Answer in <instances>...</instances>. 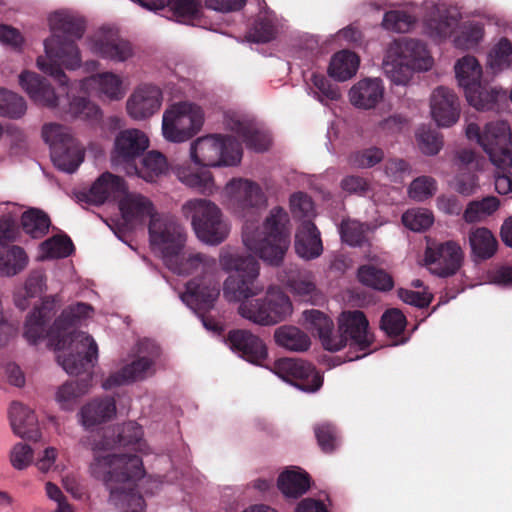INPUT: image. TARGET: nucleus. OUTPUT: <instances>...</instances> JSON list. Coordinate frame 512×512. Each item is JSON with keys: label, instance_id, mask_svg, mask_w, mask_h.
<instances>
[{"label": "nucleus", "instance_id": "1", "mask_svg": "<svg viewBox=\"0 0 512 512\" xmlns=\"http://www.w3.org/2000/svg\"><path fill=\"white\" fill-rule=\"evenodd\" d=\"M220 265L227 272H235L224 282V296L229 301H241L238 313L243 318L260 326H273L292 314V302L279 287L271 286L264 297L250 299L263 290L257 284L260 266L254 256L223 251Z\"/></svg>", "mask_w": 512, "mask_h": 512}, {"label": "nucleus", "instance_id": "2", "mask_svg": "<svg viewBox=\"0 0 512 512\" xmlns=\"http://www.w3.org/2000/svg\"><path fill=\"white\" fill-rule=\"evenodd\" d=\"M49 23L52 35L44 41L46 58L38 57L37 66L64 86L68 78L62 67L70 70L80 67L81 54L76 40L82 38L85 23L81 18L66 12L54 13Z\"/></svg>", "mask_w": 512, "mask_h": 512}, {"label": "nucleus", "instance_id": "3", "mask_svg": "<svg viewBox=\"0 0 512 512\" xmlns=\"http://www.w3.org/2000/svg\"><path fill=\"white\" fill-rule=\"evenodd\" d=\"M91 470L95 477L103 479L110 492L109 501L121 512H143L145 501L135 488V481L145 474L142 459L138 455H96Z\"/></svg>", "mask_w": 512, "mask_h": 512}, {"label": "nucleus", "instance_id": "4", "mask_svg": "<svg viewBox=\"0 0 512 512\" xmlns=\"http://www.w3.org/2000/svg\"><path fill=\"white\" fill-rule=\"evenodd\" d=\"M184 240H186L183 233ZM185 243V241H183ZM184 244L175 255H165L163 258L179 275H195L186 284L182 299L191 308L210 310L220 294V280L215 258L200 252H185L180 255Z\"/></svg>", "mask_w": 512, "mask_h": 512}, {"label": "nucleus", "instance_id": "5", "mask_svg": "<svg viewBox=\"0 0 512 512\" xmlns=\"http://www.w3.org/2000/svg\"><path fill=\"white\" fill-rule=\"evenodd\" d=\"M125 224L133 229L149 219V236L153 245L159 246L165 255H175L181 248L184 237L182 228L175 222L154 212L152 202L139 194H126L119 202Z\"/></svg>", "mask_w": 512, "mask_h": 512}, {"label": "nucleus", "instance_id": "6", "mask_svg": "<svg viewBox=\"0 0 512 512\" xmlns=\"http://www.w3.org/2000/svg\"><path fill=\"white\" fill-rule=\"evenodd\" d=\"M92 310L90 305L78 302L64 309L49 326L56 314V298L46 296L41 305L35 307L27 316L24 337L31 344H36L38 340L47 337L50 346L61 349L65 346V339L59 330H71L79 320L88 317Z\"/></svg>", "mask_w": 512, "mask_h": 512}, {"label": "nucleus", "instance_id": "7", "mask_svg": "<svg viewBox=\"0 0 512 512\" xmlns=\"http://www.w3.org/2000/svg\"><path fill=\"white\" fill-rule=\"evenodd\" d=\"M289 221L282 207H274L264 221L263 229L247 220L242 239L245 247L271 266H279L289 248L290 239L285 224Z\"/></svg>", "mask_w": 512, "mask_h": 512}, {"label": "nucleus", "instance_id": "8", "mask_svg": "<svg viewBox=\"0 0 512 512\" xmlns=\"http://www.w3.org/2000/svg\"><path fill=\"white\" fill-rule=\"evenodd\" d=\"M465 133L470 141H475L482 147L497 170L512 168V139L507 122H489L483 130L478 124L469 123Z\"/></svg>", "mask_w": 512, "mask_h": 512}, {"label": "nucleus", "instance_id": "9", "mask_svg": "<svg viewBox=\"0 0 512 512\" xmlns=\"http://www.w3.org/2000/svg\"><path fill=\"white\" fill-rule=\"evenodd\" d=\"M190 155L203 167L236 166L242 159V146L232 136L208 135L191 144Z\"/></svg>", "mask_w": 512, "mask_h": 512}, {"label": "nucleus", "instance_id": "10", "mask_svg": "<svg viewBox=\"0 0 512 512\" xmlns=\"http://www.w3.org/2000/svg\"><path fill=\"white\" fill-rule=\"evenodd\" d=\"M183 215L191 220L197 237L204 243L218 245L228 236V225L221 210L207 199H192L182 206Z\"/></svg>", "mask_w": 512, "mask_h": 512}, {"label": "nucleus", "instance_id": "11", "mask_svg": "<svg viewBox=\"0 0 512 512\" xmlns=\"http://www.w3.org/2000/svg\"><path fill=\"white\" fill-rule=\"evenodd\" d=\"M59 333L65 339V346L61 350L67 348L69 351L68 354L57 356L59 364L70 375L91 373L90 370L98 357V346L93 337L86 332L75 330H59Z\"/></svg>", "mask_w": 512, "mask_h": 512}, {"label": "nucleus", "instance_id": "12", "mask_svg": "<svg viewBox=\"0 0 512 512\" xmlns=\"http://www.w3.org/2000/svg\"><path fill=\"white\" fill-rule=\"evenodd\" d=\"M42 137L50 146L53 164L61 171L73 173L84 160V149L69 129L56 123L45 124Z\"/></svg>", "mask_w": 512, "mask_h": 512}, {"label": "nucleus", "instance_id": "13", "mask_svg": "<svg viewBox=\"0 0 512 512\" xmlns=\"http://www.w3.org/2000/svg\"><path fill=\"white\" fill-rule=\"evenodd\" d=\"M203 125L201 108L189 102L170 106L163 114L162 132L166 140L180 143L189 140Z\"/></svg>", "mask_w": 512, "mask_h": 512}, {"label": "nucleus", "instance_id": "14", "mask_svg": "<svg viewBox=\"0 0 512 512\" xmlns=\"http://www.w3.org/2000/svg\"><path fill=\"white\" fill-rule=\"evenodd\" d=\"M334 342L337 344V351L349 345L350 349L362 352L361 355H348L349 361L364 357L367 354L365 351L373 343V335L369 332V322L365 314L360 310L343 311L338 318Z\"/></svg>", "mask_w": 512, "mask_h": 512}, {"label": "nucleus", "instance_id": "15", "mask_svg": "<svg viewBox=\"0 0 512 512\" xmlns=\"http://www.w3.org/2000/svg\"><path fill=\"white\" fill-rule=\"evenodd\" d=\"M274 372L304 392H316L323 384V378L316 368L301 359H278L274 363Z\"/></svg>", "mask_w": 512, "mask_h": 512}, {"label": "nucleus", "instance_id": "16", "mask_svg": "<svg viewBox=\"0 0 512 512\" xmlns=\"http://www.w3.org/2000/svg\"><path fill=\"white\" fill-rule=\"evenodd\" d=\"M148 347L152 348L150 356L138 357L130 364L122 367L121 370L112 373L107 379L104 380L102 387L105 390H110L115 387L146 378L154 365V358L159 354L158 348L150 340L145 339L139 342L140 352H143V350L147 349Z\"/></svg>", "mask_w": 512, "mask_h": 512}, {"label": "nucleus", "instance_id": "17", "mask_svg": "<svg viewBox=\"0 0 512 512\" xmlns=\"http://www.w3.org/2000/svg\"><path fill=\"white\" fill-rule=\"evenodd\" d=\"M112 442L109 441L107 436L104 437L102 441L97 443L94 450V458L96 455L104 457V454L101 451L110 450L114 447H123L128 450L135 452H143L145 451L147 444L143 439V429L142 427L135 421H128L121 425H118L113 430ZM130 456L131 454H110L107 453L105 456ZM95 460L92 462L94 463Z\"/></svg>", "mask_w": 512, "mask_h": 512}, {"label": "nucleus", "instance_id": "18", "mask_svg": "<svg viewBox=\"0 0 512 512\" xmlns=\"http://www.w3.org/2000/svg\"><path fill=\"white\" fill-rule=\"evenodd\" d=\"M90 49L94 54L114 62H124L133 55L132 44L111 27H102L91 37Z\"/></svg>", "mask_w": 512, "mask_h": 512}, {"label": "nucleus", "instance_id": "19", "mask_svg": "<svg viewBox=\"0 0 512 512\" xmlns=\"http://www.w3.org/2000/svg\"><path fill=\"white\" fill-rule=\"evenodd\" d=\"M425 259L434 274L440 277H448L457 273L464 260V252L461 246L449 240L438 244L434 248L428 247Z\"/></svg>", "mask_w": 512, "mask_h": 512}, {"label": "nucleus", "instance_id": "20", "mask_svg": "<svg viewBox=\"0 0 512 512\" xmlns=\"http://www.w3.org/2000/svg\"><path fill=\"white\" fill-rule=\"evenodd\" d=\"M148 146L149 139L144 132L138 129L123 130L115 139L112 160L116 164H126L127 170H130Z\"/></svg>", "mask_w": 512, "mask_h": 512}, {"label": "nucleus", "instance_id": "21", "mask_svg": "<svg viewBox=\"0 0 512 512\" xmlns=\"http://www.w3.org/2000/svg\"><path fill=\"white\" fill-rule=\"evenodd\" d=\"M226 343L232 351L253 364H261L268 356L267 347L262 339L245 329L229 331Z\"/></svg>", "mask_w": 512, "mask_h": 512}, {"label": "nucleus", "instance_id": "22", "mask_svg": "<svg viewBox=\"0 0 512 512\" xmlns=\"http://www.w3.org/2000/svg\"><path fill=\"white\" fill-rule=\"evenodd\" d=\"M126 192L125 181L122 177L110 172L103 173L88 191L80 192L77 198L80 202L102 205L109 199H117Z\"/></svg>", "mask_w": 512, "mask_h": 512}, {"label": "nucleus", "instance_id": "23", "mask_svg": "<svg viewBox=\"0 0 512 512\" xmlns=\"http://www.w3.org/2000/svg\"><path fill=\"white\" fill-rule=\"evenodd\" d=\"M430 107L432 117L440 127H450L459 120V99L452 90L446 87L440 86L433 91Z\"/></svg>", "mask_w": 512, "mask_h": 512}, {"label": "nucleus", "instance_id": "24", "mask_svg": "<svg viewBox=\"0 0 512 512\" xmlns=\"http://www.w3.org/2000/svg\"><path fill=\"white\" fill-rule=\"evenodd\" d=\"M226 193L241 212L258 209L266 204V197L261 187L247 179H232L226 185ZM243 216H246L243 213Z\"/></svg>", "mask_w": 512, "mask_h": 512}, {"label": "nucleus", "instance_id": "25", "mask_svg": "<svg viewBox=\"0 0 512 512\" xmlns=\"http://www.w3.org/2000/svg\"><path fill=\"white\" fill-rule=\"evenodd\" d=\"M162 92L154 85L139 86L127 101L128 114L135 120L151 117L161 107Z\"/></svg>", "mask_w": 512, "mask_h": 512}, {"label": "nucleus", "instance_id": "26", "mask_svg": "<svg viewBox=\"0 0 512 512\" xmlns=\"http://www.w3.org/2000/svg\"><path fill=\"white\" fill-rule=\"evenodd\" d=\"M19 84L37 105L47 108L58 106L59 98L49 81L39 74L31 71H23L19 75Z\"/></svg>", "mask_w": 512, "mask_h": 512}, {"label": "nucleus", "instance_id": "27", "mask_svg": "<svg viewBox=\"0 0 512 512\" xmlns=\"http://www.w3.org/2000/svg\"><path fill=\"white\" fill-rule=\"evenodd\" d=\"M9 418L16 435L35 442L40 439L38 419L33 410L19 402H13L9 409Z\"/></svg>", "mask_w": 512, "mask_h": 512}, {"label": "nucleus", "instance_id": "28", "mask_svg": "<svg viewBox=\"0 0 512 512\" xmlns=\"http://www.w3.org/2000/svg\"><path fill=\"white\" fill-rule=\"evenodd\" d=\"M470 256L473 262L490 260L498 251L499 243L493 232L487 227H472L468 232Z\"/></svg>", "mask_w": 512, "mask_h": 512}, {"label": "nucleus", "instance_id": "29", "mask_svg": "<svg viewBox=\"0 0 512 512\" xmlns=\"http://www.w3.org/2000/svg\"><path fill=\"white\" fill-rule=\"evenodd\" d=\"M295 250L306 260L315 259L322 254L320 232L312 221L305 220L300 225L295 236Z\"/></svg>", "mask_w": 512, "mask_h": 512}, {"label": "nucleus", "instance_id": "30", "mask_svg": "<svg viewBox=\"0 0 512 512\" xmlns=\"http://www.w3.org/2000/svg\"><path fill=\"white\" fill-rule=\"evenodd\" d=\"M305 326L313 334H317L323 348L330 352H337V344L334 342V323L325 313L316 310L303 312Z\"/></svg>", "mask_w": 512, "mask_h": 512}, {"label": "nucleus", "instance_id": "31", "mask_svg": "<svg viewBox=\"0 0 512 512\" xmlns=\"http://www.w3.org/2000/svg\"><path fill=\"white\" fill-rule=\"evenodd\" d=\"M384 87L379 79H363L349 91L351 103L361 109L374 108L383 98Z\"/></svg>", "mask_w": 512, "mask_h": 512}, {"label": "nucleus", "instance_id": "32", "mask_svg": "<svg viewBox=\"0 0 512 512\" xmlns=\"http://www.w3.org/2000/svg\"><path fill=\"white\" fill-rule=\"evenodd\" d=\"M277 486L286 498L298 499L310 489L311 477L305 470L293 466L280 473Z\"/></svg>", "mask_w": 512, "mask_h": 512}, {"label": "nucleus", "instance_id": "33", "mask_svg": "<svg viewBox=\"0 0 512 512\" xmlns=\"http://www.w3.org/2000/svg\"><path fill=\"white\" fill-rule=\"evenodd\" d=\"M116 413L115 400L111 397L95 399L81 409V422L86 428L110 420Z\"/></svg>", "mask_w": 512, "mask_h": 512}, {"label": "nucleus", "instance_id": "34", "mask_svg": "<svg viewBox=\"0 0 512 512\" xmlns=\"http://www.w3.org/2000/svg\"><path fill=\"white\" fill-rule=\"evenodd\" d=\"M228 125L233 132L242 138L249 149H253L257 152L268 150L271 144L269 135L257 129L252 123L241 120H231Z\"/></svg>", "mask_w": 512, "mask_h": 512}, {"label": "nucleus", "instance_id": "35", "mask_svg": "<svg viewBox=\"0 0 512 512\" xmlns=\"http://www.w3.org/2000/svg\"><path fill=\"white\" fill-rule=\"evenodd\" d=\"M275 343L286 350L305 352L311 345L310 337L293 325H282L274 331Z\"/></svg>", "mask_w": 512, "mask_h": 512}, {"label": "nucleus", "instance_id": "36", "mask_svg": "<svg viewBox=\"0 0 512 512\" xmlns=\"http://www.w3.org/2000/svg\"><path fill=\"white\" fill-rule=\"evenodd\" d=\"M396 52L405 57L417 71H427L433 65V58L430 56L426 45L416 39H408L399 44Z\"/></svg>", "mask_w": 512, "mask_h": 512}, {"label": "nucleus", "instance_id": "37", "mask_svg": "<svg viewBox=\"0 0 512 512\" xmlns=\"http://www.w3.org/2000/svg\"><path fill=\"white\" fill-rule=\"evenodd\" d=\"M359 57L356 53L342 50L335 53L328 68L329 75L337 81H346L353 77L359 67Z\"/></svg>", "mask_w": 512, "mask_h": 512}, {"label": "nucleus", "instance_id": "38", "mask_svg": "<svg viewBox=\"0 0 512 512\" xmlns=\"http://www.w3.org/2000/svg\"><path fill=\"white\" fill-rule=\"evenodd\" d=\"M284 281L288 289L304 301H312L317 295L313 276L307 271L291 269Z\"/></svg>", "mask_w": 512, "mask_h": 512}, {"label": "nucleus", "instance_id": "39", "mask_svg": "<svg viewBox=\"0 0 512 512\" xmlns=\"http://www.w3.org/2000/svg\"><path fill=\"white\" fill-rule=\"evenodd\" d=\"M167 169V161L165 156L158 151L148 152L141 161V166L131 165V169L127 170L128 174H136L147 182H153L163 174Z\"/></svg>", "mask_w": 512, "mask_h": 512}, {"label": "nucleus", "instance_id": "40", "mask_svg": "<svg viewBox=\"0 0 512 512\" xmlns=\"http://www.w3.org/2000/svg\"><path fill=\"white\" fill-rule=\"evenodd\" d=\"M383 70L392 82L398 85H405L412 77L414 69L411 63L397 52L394 55L389 52L383 61Z\"/></svg>", "mask_w": 512, "mask_h": 512}, {"label": "nucleus", "instance_id": "41", "mask_svg": "<svg viewBox=\"0 0 512 512\" xmlns=\"http://www.w3.org/2000/svg\"><path fill=\"white\" fill-rule=\"evenodd\" d=\"M46 288V275L44 271L40 269L31 271L25 282L24 289L14 295L15 305L20 310H25L29 306L28 298L41 295Z\"/></svg>", "mask_w": 512, "mask_h": 512}, {"label": "nucleus", "instance_id": "42", "mask_svg": "<svg viewBox=\"0 0 512 512\" xmlns=\"http://www.w3.org/2000/svg\"><path fill=\"white\" fill-rule=\"evenodd\" d=\"M500 207V201L495 196H486L481 200L470 201L463 212V220L468 224L482 222L493 215Z\"/></svg>", "mask_w": 512, "mask_h": 512}, {"label": "nucleus", "instance_id": "43", "mask_svg": "<svg viewBox=\"0 0 512 512\" xmlns=\"http://www.w3.org/2000/svg\"><path fill=\"white\" fill-rule=\"evenodd\" d=\"M51 225L48 214L37 208H30L21 216V226L26 234L34 239L44 237Z\"/></svg>", "mask_w": 512, "mask_h": 512}, {"label": "nucleus", "instance_id": "44", "mask_svg": "<svg viewBox=\"0 0 512 512\" xmlns=\"http://www.w3.org/2000/svg\"><path fill=\"white\" fill-rule=\"evenodd\" d=\"M455 73L459 85L464 89L472 88L481 83L482 68L474 56H465L455 65Z\"/></svg>", "mask_w": 512, "mask_h": 512}, {"label": "nucleus", "instance_id": "45", "mask_svg": "<svg viewBox=\"0 0 512 512\" xmlns=\"http://www.w3.org/2000/svg\"><path fill=\"white\" fill-rule=\"evenodd\" d=\"M28 264V256L23 248L12 246L0 249V276H14Z\"/></svg>", "mask_w": 512, "mask_h": 512}, {"label": "nucleus", "instance_id": "46", "mask_svg": "<svg viewBox=\"0 0 512 512\" xmlns=\"http://www.w3.org/2000/svg\"><path fill=\"white\" fill-rule=\"evenodd\" d=\"M178 179L186 186L202 194H211L214 189V179L210 171L192 172L190 168L179 167L176 171Z\"/></svg>", "mask_w": 512, "mask_h": 512}, {"label": "nucleus", "instance_id": "47", "mask_svg": "<svg viewBox=\"0 0 512 512\" xmlns=\"http://www.w3.org/2000/svg\"><path fill=\"white\" fill-rule=\"evenodd\" d=\"M358 279L362 284L379 291H389L394 286L392 276L373 265L359 267Z\"/></svg>", "mask_w": 512, "mask_h": 512}, {"label": "nucleus", "instance_id": "48", "mask_svg": "<svg viewBox=\"0 0 512 512\" xmlns=\"http://www.w3.org/2000/svg\"><path fill=\"white\" fill-rule=\"evenodd\" d=\"M85 84L97 86L102 94L112 100H118L124 94L121 79L111 72L92 75L85 80Z\"/></svg>", "mask_w": 512, "mask_h": 512}, {"label": "nucleus", "instance_id": "49", "mask_svg": "<svg viewBox=\"0 0 512 512\" xmlns=\"http://www.w3.org/2000/svg\"><path fill=\"white\" fill-rule=\"evenodd\" d=\"M468 103L477 110H492L497 102L498 91L479 83L464 91Z\"/></svg>", "mask_w": 512, "mask_h": 512}, {"label": "nucleus", "instance_id": "50", "mask_svg": "<svg viewBox=\"0 0 512 512\" xmlns=\"http://www.w3.org/2000/svg\"><path fill=\"white\" fill-rule=\"evenodd\" d=\"M458 24L455 16L447 13H438L437 16L430 17L425 22L426 32L435 40H442L449 37Z\"/></svg>", "mask_w": 512, "mask_h": 512}, {"label": "nucleus", "instance_id": "51", "mask_svg": "<svg viewBox=\"0 0 512 512\" xmlns=\"http://www.w3.org/2000/svg\"><path fill=\"white\" fill-rule=\"evenodd\" d=\"M26 110V101L22 96L0 88V116L19 119L26 113Z\"/></svg>", "mask_w": 512, "mask_h": 512}, {"label": "nucleus", "instance_id": "52", "mask_svg": "<svg viewBox=\"0 0 512 512\" xmlns=\"http://www.w3.org/2000/svg\"><path fill=\"white\" fill-rule=\"evenodd\" d=\"M72 118L97 121L101 117L99 107L85 97H74L68 103L66 111Z\"/></svg>", "mask_w": 512, "mask_h": 512}, {"label": "nucleus", "instance_id": "53", "mask_svg": "<svg viewBox=\"0 0 512 512\" xmlns=\"http://www.w3.org/2000/svg\"><path fill=\"white\" fill-rule=\"evenodd\" d=\"M41 250L47 258H65L72 254L74 245L67 235H56L42 242Z\"/></svg>", "mask_w": 512, "mask_h": 512}, {"label": "nucleus", "instance_id": "54", "mask_svg": "<svg viewBox=\"0 0 512 512\" xmlns=\"http://www.w3.org/2000/svg\"><path fill=\"white\" fill-rule=\"evenodd\" d=\"M420 150L426 155H436L443 146L442 135L430 127L421 126L416 133Z\"/></svg>", "mask_w": 512, "mask_h": 512}, {"label": "nucleus", "instance_id": "55", "mask_svg": "<svg viewBox=\"0 0 512 512\" xmlns=\"http://www.w3.org/2000/svg\"><path fill=\"white\" fill-rule=\"evenodd\" d=\"M92 374L86 373L84 377L64 383L57 392L59 402L72 401L88 392L91 386Z\"/></svg>", "mask_w": 512, "mask_h": 512}, {"label": "nucleus", "instance_id": "56", "mask_svg": "<svg viewBox=\"0 0 512 512\" xmlns=\"http://www.w3.org/2000/svg\"><path fill=\"white\" fill-rule=\"evenodd\" d=\"M512 62V43L502 37L491 49L488 55V63L493 70H501Z\"/></svg>", "mask_w": 512, "mask_h": 512}, {"label": "nucleus", "instance_id": "57", "mask_svg": "<svg viewBox=\"0 0 512 512\" xmlns=\"http://www.w3.org/2000/svg\"><path fill=\"white\" fill-rule=\"evenodd\" d=\"M415 19L405 11L391 10L384 14L382 27L388 31L405 33L410 30Z\"/></svg>", "mask_w": 512, "mask_h": 512}, {"label": "nucleus", "instance_id": "58", "mask_svg": "<svg viewBox=\"0 0 512 512\" xmlns=\"http://www.w3.org/2000/svg\"><path fill=\"white\" fill-rule=\"evenodd\" d=\"M407 324L405 315L397 308L386 310L380 321L381 329L389 336H399Z\"/></svg>", "mask_w": 512, "mask_h": 512}, {"label": "nucleus", "instance_id": "59", "mask_svg": "<svg viewBox=\"0 0 512 512\" xmlns=\"http://www.w3.org/2000/svg\"><path fill=\"white\" fill-rule=\"evenodd\" d=\"M315 436L321 450L325 453H331L336 449L338 431L334 424L322 422L314 427Z\"/></svg>", "mask_w": 512, "mask_h": 512}, {"label": "nucleus", "instance_id": "60", "mask_svg": "<svg viewBox=\"0 0 512 512\" xmlns=\"http://www.w3.org/2000/svg\"><path fill=\"white\" fill-rule=\"evenodd\" d=\"M437 191V182L430 176H420L414 179L408 189L409 197L416 201H425Z\"/></svg>", "mask_w": 512, "mask_h": 512}, {"label": "nucleus", "instance_id": "61", "mask_svg": "<svg viewBox=\"0 0 512 512\" xmlns=\"http://www.w3.org/2000/svg\"><path fill=\"white\" fill-rule=\"evenodd\" d=\"M340 235L342 241L350 246H362L366 239L363 224L349 219L342 221Z\"/></svg>", "mask_w": 512, "mask_h": 512}, {"label": "nucleus", "instance_id": "62", "mask_svg": "<svg viewBox=\"0 0 512 512\" xmlns=\"http://www.w3.org/2000/svg\"><path fill=\"white\" fill-rule=\"evenodd\" d=\"M402 222L412 231H424L433 224L434 217L428 210H409L403 214Z\"/></svg>", "mask_w": 512, "mask_h": 512}, {"label": "nucleus", "instance_id": "63", "mask_svg": "<svg viewBox=\"0 0 512 512\" xmlns=\"http://www.w3.org/2000/svg\"><path fill=\"white\" fill-rule=\"evenodd\" d=\"M383 158L384 153L380 148L371 147L352 153L349 162L355 168H370L381 162Z\"/></svg>", "mask_w": 512, "mask_h": 512}, {"label": "nucleus", "instance_id": "64", "mask_svg": "<svg viewBox=\"0 0 512 512\" xmlns=\"http://www.w3.org/2000/svg\"><path fill=\"white\" fill-rule=\"evenodd\" d=\"M172 11L179 20L192 19L197 16L201 8L200 0H168L165 7Z\"/></svg>", "mask_w": 512, "mask_h": 512}]
</instances>
